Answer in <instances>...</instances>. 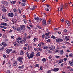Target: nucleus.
Masks as SVG:
<instances>
[{
  "mask_svg": "<svg viewBox=\"0 0 73 73\" xmlns=\"http://www.w3.org/2000/svg\"><path fill=\"white\" fill-rule=\"evenodd\" d=\"M18 61H19L20 62V64H23V58L21 57H19L17 58Z\"/></svg>",
  "mask_w": 73,
  "mask_h": 73,
  "instance_id": "nucleus-1",
  "label": "nucleus"
},
{
  "mask_svg": "<svg viewBox=\"0 0 73 73\" xmlns=\"http://www.w3.org/2000/svg\"><path fill=\"white\" fill-rule=\"evenodd\" d=\"M25 41H26V38H24L21 39V41H20V44H24Z\"/></svg>",
  "mask_w": 73,
  "mask_h": 73,
  "instance_id": "nucleus-2",
  "label": "nucleus"
},
{
  "mask_svg": "<svg viewBox=\"0 0 73 73\" xmlns=\"http://www.w3.org/2000/svg\"><path fill=\"white\" fill-rule=\"evenodd\" d=\"M14 16L13 13H10L8 14V16L9 17H12Z\"/></svg>",
  "mask_w": 73,
  "mask_h": 73,
  "instance_id": "nucleus-3",
  "label": "nucleus"
},
{
  "mask_svg": "<svg viewBox=\"0 0 73 73\" xmlns=\"http://www.w3.org/2000/svg\"><path fill=\"white\" fill-rule=\"evenodd\" d=\"M51 47H49V49L51 50H53L54 49H55V47L53 45L51 46Z\"/></svg>",
  "mask_w": 73,
  "mask_h": 73,
  "instance_id": "nucleus-4",
  "label": "nucleus"
},
{
  "mask_svg": "<svg viewBox=\"0 0 73 73\" xmlns=\"http://www.w3.org/2000/svg\"><path fill=\"white\" fill-rule=\"evenodd\" d=\"M52 71L54 72H57L59 70V68H56L52 69Z\"/></svg>",
  "mask_w": 73,
  "mask_h": 73,
  "instance_id": "nucleus-5",
  "label": "nucleus"
},
{
  "mask_svg": "<svg viewBox=\"0 0 73 73\" xmlns=\"http://www.w3.org/2000/svg\"><path fill=\"white\" fill-rule=\"evenodd\" d=\"M62 41H63V40L61 38H57L56 39V42H62Z\"/></svg>",
  "mask_w": 73,
  "mask_h": 73,
  "instance_id": "nucleus-6",
  "label": "nucleus"
},
{
  "mask_svg": "<svg viewBox=\"0 0 73 73\" xmlns=\"http://www.w3.org/2000/svg\"><path fill=\"white\" fill-rule=\"evenodd\" d=\"M12 50V49H9L6 50V53L8 54H9L10 53V52H11Z\"/></svg>",
  "mask_w": 73,
  "mask_h": 73,
  "instance_id": "nucleus-7",
  "label": "nucleus"
},
{
  "mask_svg": "<svg viewBox=\"0 0 73 73\" xmlns=\"http://www.w3.org/2000/svg\"><path fill=\"white\" fill-rule=\"evenodd\" d=\"M0 45L1 46H2V45H3V46H6L7 45V43H6L5 42H2L1 43Z\"/></svg>",
  "mask_w": 73,
  "mask_h": 73,
  "instance_id": "nucleus-8",
  "label": "nucleus"
},
{
  "mask_svg": "<svg viewBox=\"0 0 73 73\" xmlns=\"http://www.w3.org/2000/svg\"><path fill=\"white\" fill-rule=\"evenodd\" d=\"M35 54V53L33 52L30 55L29 57L31 58H33Z\"/></svg>",
  "mask_w": 73,
  "mask_h": 73,
  "instance_id": "nucleus-9",
  "label": "nucleus"
},
{
  "mask_svg": "<svg viewBox=\"0 0 73 73\" xmlns=\"http://www.w3.org/2000/svg\"><path fill=\"white\" fill-rule=\"evenodd\" d=\"M42 23V25H46V20L45 19H43V20Z\"/></svg>",
  "mask_w": 73,
  "mask_h": 73,
  "instance_id": "nucleus-10",
  "label": "nucleus"
},
{
  "mask_svg": "<svg viewBox=\"0 0 73 73\" xmlns=\"http://www.w3.org/2000/svg\"><path fill=\"white\" fill-rule=\"evenodd\" d=\"M21 29L20 27H17L16 29V31H19V32H21Z\"/></svg>",
  "mask_w": 73,
  "mask_h": 73,
  "instance_id": "nucleus-11",
  "label": "nucleus"
},
{
  "mask_svg": "<svg viewBox=\"0 0 73 73\" xmlns=\"http://www.w3.org/2000/svg\"><path fill=\"white\" fill-rule=\"evenodd\" d=\"M16 3V1H11L10 2V3L13 5L15 4Z\"/></svg>",
  "mask_w": 73,
  "mask_h": 73,
  "instance_id": "nucleus-12",
  "label": "nucleus"
},
{
  "mask_svg": "<svg viewBox=\"0 0 73 73\" xmlns=\"http://www.w3.org/2000/svg\"><path fill=\"white\" fill-rule=\"evenodd\" d=\"M35 20H37V22H40V21H41L40 19H39V18L38 17L35 18Z\"/></svg>",
  "mask_w": 73,
  "mask_h": 73,
  "instance_id": "nucleus-13",
  "label": "nucleus"
},
{
  "mask_svg": "<svg viewBox=\"0 0 73 73\" xmlns=\"http://www.w3.org/2000/svg\"><path fill=\"white\" fill-rule=\"evenodd\" d=\"M66 22L68 26H70V25L71 23L70 22V21H66Z\"/></svg>",
  "mask_w": 73,
  "mask_h": 73,
  "instance_id": "nucleus-14",
  "label": "nucleus"
},
{
  "mask_svg": "<svg viewBox=\"0 0 73 73\" xmlns=\"http://www.w3.org/2000/svg\"><path fill=\"white\" fill-rule=\"evenodd\" d=\"M1 24L2 25H3L4 26H8V24L5 23H1Z\"/></svg>",
  "mask_w": 73,
  "mask_h": 73,
  "instance_id": "nucleus-15",
  "label": "nucleus"
},
{
  "mask_svg": "<svg viewBox=\"0 0 73 73\" xmlns=\"http://www.w3.org/2000/svg\"><path fill=\"white\" fill-rule=\"evenodd\" d=\"M17 21V20L16 19H13L12 20V22H13V24H15V23H16V22Z\"/></svg>",
  "mask_w": 73,
  "mask_h": 73,
  "instance_id": "nucleus-16",
  "label": "nucleus"
},
{
  "mask_svg": "<svg viewBox=\"0 0 73 73\" xmlns=\"http://www.w3.org/2000/svg\"><path fill=\"white\" fill-rule=\"evenodd\" d=\"M18 68L19 69H23L24 68V66L23 65L21 66H20L18 67Z\"/></svg>",
  "mask_w": 73,
  "mask_h": 73,
  "instance_id": "nucleus-17",
  "label": "nucleus"
},
{
  "mask_svg": "<svg viewBox=\"0 0 73 73\" xmlns=\"http://www.w3.org/2000/svg\"><path fill=\"white\" fill-rule=\"evenodd\" d=\"M24 53H25L24 51L21 50L20 53V55H23L24 54Z\"/></svg>",
  "mask_w": 73,
  "mask_h": 73,
  "instance_id": "nucleus-18",
  "label": "nucleus"
},
{
  "mask_svg": "<svg viewBox=\"0 0 73 73\" xmlns=\"http://www.w3.org/2000/svg\"><path fill=\"white\" fill-rule=\"evenodd\" d=\"M65 39L66 41H68L69 40V37H68V36H65Z\"/></svg>",
  "mask_w": 73,
  "mask_h": 73,
  "instance_id": "nucleus-19",
  "label": "nucleus"
},
{
  "mask_svg": "<svg viewBox=\"0 0 73 73\" xmlns=\"http://www.w3.org/2000/svg\"><path fill=\"white\" fill-rule=\"evenodd\" d=\"M2 11L3 12H4L5 13L6 12H7V9L5 8H3L2 9Z\"/></svg>",
  "mask_w": 73,
  "mask_h": 73,
  "instance_id": "nucleus-20",
  "label": "nucleus"
},
{
  "mask_svg": "<svg viewBox=\"0 0 73 73\" xmlns=\"http://www.w3.org/2000/svg\"><path fill=\"white\" fill-rule=\"evenodd\" d=\"M27 5V3L25 2H23L21 3V5L22 6H25Z\"/></svg>",
  "mask_w": 73,
  "mask_h": 73,
  "instance_id": "nucleus-21",
  "label": "nucleus"
},
{
  "mask_svg": "<svg viewBox=\"0 0 73 73\" xmlns=\"http://www.w3.org/2000/svg\"><path fill=\"white\" fill-rule=\"evenodd\" d=\"M1 3H2V4H7V2L5 1H1Z\"/></svg>",
  "mask_w": 73,
  "mask_h": 73,
  "instance_id": "nucleus-22",
  "label": "nucleus"
},
{
  "mask_svg": "<svg viewBox=\"0 0 73 73\" xmlns=\"http://www.w3.org/2000/svg\"><path fill=\"white\" fill-rule=\"evenodd\" d=\"M42 50V49L40 48V47H38L37 48V51H39V52H40V51H41Z\"/></svg>",
  "mask_w": 73,
  "mask_h": 73,
  "instance_id": "nucleus-23",
  "label": "nucleus"
},
{
  "mask_svg": "<svg viewBox=\"0 0 73 73\" xmlns=\"http://www.w3.org/2000/svg\"><path fill=\"white\" fill-rule=\"evenodd\" d=\"M0 27L1 28H3L4 29H7V27H5L3 26H1L0 25Z\"/></svg>",
  "mask_w": 73,
  "mask_h": 73,
  "instance_id": "nucleus-24",
  "label": "nucleus"
},
{
  "mask_svg": "<svg viewBox=\"0 0 73 73\" xmlns=\"http://www.w3.org/2000/svg\"><path fill=\"white\" fill-rule=\"evenodd\" d=\"M41 61H42V62H45V61H46V59L45 58H43V59H42Z\"/></svg>",
  "mask_w": 73,
  "mask_h": 73,
  "instance_id": "nucleus-25",
  "label": "nucleus"
},
{
  "mask_svg": "<svg viewBox=\"0 0 73 73\" xmlns=\"http://www.w3.org/2000/svg\"><path fill=\"white\" fill-rule=\"evenodd\" d=\"M40 52H38V53H37L36 54V56H37V57L38 56H40Z\"/></svg>",
  "mask_w": 73,
  "mask_h": 73,
  "instance_id": "nucleus-26",
  "label": "nucleus"
},
{
  "mask_svg": "<svg viewBox=\"0 0 73 73\" xmlns=\"http://www.w3.org/2000/svg\"><path fill=\"white\" fill-rule=\"evenodd\" d=\"M21 27L25 31V26L23 25Z\"/></svg>",
  "mask_w": 73,
  "mask_h": 73,
  "instance_id": "nucleus-27",
  "label": "nucleus"
},
{
  "mask_svg": "<svg viewBox=\"0 0 73 73\" xmlns=\"http://www.w3.org/2000/svg\"><path fill=\"white\" fill-rule=\"evenodd\" d=\"M36 8V6H33V8H31V10H33V9H35V8Z\"/></svg>",
  "mask_w": 73,
  "mask_h": 73,
  "instance_id": "nucleus-28",
  "label": "nucleus"
},
{
  "mask_svg": "<svg viewBox=\"0 0 73 73\" xmlns=\"http://www.w3.org/2000/svg\"><path fill=\"white\" fill-rule=\"evenodd\" d=\"M59 8L60 9V11H62V9H63V7L62 6L60 7Z\"/></svg>",
  "mask_w": 73,
  "mask_h": 73,
  "instance_id": "nucleus-29",
  "label": "nucleus"
},
{
  "mask_svg": "<svg viewBox=\"0 0 73 73\" xmlns=\"http://www.w3.org/2000/svg\"><path fill=\"white\" fill-rule=\"evenodd\" d=\"M48 48V46H43V48L44 49H47Z\"/></svg>",
  "mask_w": 73,
  "mask_h": 73,
  "instance_id": "nucleus-30",
  "label": "nucleus"
},
{
  "mask_svg": "<svg viewBox=\"0 0 73 73\" xmlns=\"http://www.w3.org/2000/svg\"><path fill=\"white\" fill-rule=\"evenodd\" d=\"M26 54H27V56L28 57V58H30V57H29V56H30L29 54L28 53V52H27Z\"/></svg>",
  "mask_w": 73,
  "mask_h": 73,
  "instance_id": "nucleus-31",
  "label": "nucleus"
},
{
  "mask_svg": "<svg viewBox=\"0 0 73 73\" xmlns=\"http://www.w3.org/2000/svg\"><path fill=\"white\" fill-rule=\"evenodd\" d=\"M69 63L70 64V65H71V66H73V62H70V61L69 62Z\"/></svg>",
  "mask_w": 73,
  "mask_h": 73,
  "instance_id": "nucleus-32",
  "label": "nucleus"
},
{
  "mask_svg": "<svg viewBox=\"0 0 73 73\" xmlns=\"http://www.w3.org/2000/svg\"><path fill=\"white\" fill-rule=\"evenodd\" d=\"M63 62V60L60 59V60L59 62L58 63V64H60V63H61V62Z\"/></svg>",
  "mask_w": 73,
  "mask_h": 73,
  "instance_id": "nucleus-33",
  "label": "nucleus"
},
{
  "mask_svg": "<svg viewBox=\"0 0 73 73\" xmlns=\"http://www.w3.org/2000/svg\"><path fill=\"white\" fill-rule=\"evenodd\" d=\"M60 54H63V53H64V51H63V50H61L60 51Z\"/></svg>",
  "mask_w": 73,
  "mask_h": 73,
  "instance_id": "nucleus-34",
  "label": "nucleus"
},
{
  "mask_svg": "<svg viewBox=\"0 0 73 73\" xmlns=\"http://www.w3.org/2000/svg\"><path fill=\"white\" fill-rule=\"evenodd\" d=\"M23 38H21V37H18L17 38V40H22Z\"/></svg>",
  "mask_w": 73,
  "mask_h": 73,
  "instance_id": "nucleus-35",
  "label": "nucleus"
},
{
  "mask_svg": "<svg viewBox=\"0 0 73 73\" xmlns=\"http://www.w3.org/2000/svg\"><path fill=\"white\" fill-rule=\"evenodd\" d=\"M23 21H24L25 24H27V20L25 19H24Z\"/></svg>",
  "mask_w": 73,
  "mask_h": 73,
  "instance_id": "nucleus-36",
  "label": "nucleus"
},
{
  "mask_svg": "<svg viewBox=\"0 0 73 73\" xmlns=\"http://www.w3.org/2000/svg\"><path fill=\"white\" fill-rule=\"evenodd\" d=\"M47 51L48 53H52V51L50 50H47Z\"/></svg>",
  "mask_w": 73,
  "mask_h": 73,
  "instance_id": "nucleus-37",
  "label": "nucleus"
},
{
  "mask_svg": "<svg viewBox=\"0 0 73 73\" xmlns=\"http://www.w3.org/2000/svg\"><path fill=\"white\" fill-rule=\"evenodd\" d=\"M55 57L56 58H59L60 57V56H55Z\"/></svg>",
  "mask_w": 73,
  "mask_h": 73,
  "instance_id": "nucleus-38",
  "label": "nucleus"
},
{
  "mask_svg": "<svg viewBox=\"0 0 73 73\" xmlns=\"http://www.w3.org/2000/svg\"><path fill=\"white\" fill-rule=\"evenodd\" d=\"M51 38H53L54 39H55V40L56 39V37L53 35H52V36Z\"/></svg>",
  "mask_w": 73,
  "mask_h": 73,
  "instance_id": "nucleus-39",
  "label": "nucleus"
},
{
  "mask_svg": "<svg viewBox=\"0 0 73 73\" xmlns=\"http://www.w3.org/2000/svg\"><path fill=\"white\" fill-rule=\"evenodd\" d=\"M12 27L13 28V29H15V30H16V27L15 26L14 27L13 26H12Z\"/></svg>",
  "mask_w": 73,
  "mask_h": 73,
  "instance_id": "nucleus-40",
  "label": "nucleus"
},
{
  "mask_svg": "<svg viewBox=\"0 0 73 73\" xmlns=\"http://www.w3.org/2000/svg\"><path fill=\"white\" fill-rule=\"evenodd\" d=\"M5 19V21L6 23H7V21H8V19L6 18Z\"/></svg>",
  "mask_w": 73,
  "mask_h": 73,
  "instance_id": "nucleus-41",
  "label": "nucleus"
},
{
  "mask_svg": "<svg viewBox=\"0 0 73 73\" xmlns=\"http://www.w3.org/2000/svg\"><path fill=\"white\" fill-rule=\"evenodd\" d=\"M3 57L5 58H7V56H6V55L5 54L3 55Z\"/></svg>",
  "mask_w": 73,
  "mask_h": 73,
  "instance_id": "nucleus-42",
  "label": "nucleus"
},
{
  "mask_svg": "<svg viewBox=\"0 0 73 73\" xmlns=\"http://www.w3.org/2000/svg\"><path fill=\"white\" fill-rule=\"evenodd\" d=\"M7 73H11V71L9 70H8L7 71Z\"/></svg>",
  "mask_w": 73,
  "mask_h": 73,
  "instance_id": "nucleus-43",
  "label": "nucleus"
},
{
  "mask_svg": "<svg viewBox=\"0 0 73 73\" xmlns=\"http://www.w3.org/2000/svg\"><path fill=\"white\" fill-rule=\"evenodd\" d=\"M35 67H39V65L38 64H37L36 65H35Z\"/></svg>",
  "mask_w": 73,
  "mask_h": 73,
  "instance_id": "nucleus-44",
  "label": "nucleus"
},
{
  "mask_svg": "<svg viewBox=\"0 0 73 73\" xmlns=\"http://www.w3.org/2000/svg\"><path fill=\"white\" fill-rule=\"evenodd\" d=\"M67 69H69V70H70V69H71V67L70 66L67 67Z\"/></svg>",
  "mask_w": 73,
  "mask_h": 73,
  "instance_id": "nucleus-45",
  "label": "nucleus"
},
{
  "mask_svg": "<svg viewBox=\"0 0 73 73\" xmlns=\"http://www.w3.org/2000/svg\"><path fill=\"white\" fill-rule=\"evenodd\" d=\"M3 50H4V47H2L0 48V50H1V51H3Z\"/></svg>",
  "mask_w": 73,
  "mask_h": 73,
  "instance_id": "nucleus-46",
  "label": "nucleus"
},
{
  "mask_svg": "<svg viewBox=\"0 0 73 73\" xmlns=\"http://www.w3.org/2000/svg\"><path fill=\"white\" fill-rule=\"evenodd\" d=\"M45 9L46 10V11H49V10L47 8H45Z\"/></svg>",
  "mask_w": 73,
  "mask_h": 73,
  "instance_id": "nucleus-47",
  "label": "nucleus"
},
{
  "mask_svg": "<svg viewBox=\"0 0 73 73\" xmlns=\"http://www.w3.org/2000/svg\"><path fill=\"white\" fill-rule=\"evenodd\" d=\"M13 63H14L15 65H17V61H14Z\"/></svg>",
  "mask_w": 73,
  "mask_h": 73,
  "instance_id": "nucleus-48",
  "label": "nucleus"
},
{
  "mask_svg": "<svg viewBox=\"0 0 73 73\" xmlns=\"http://www.w3.org/2000/svg\"><path fill=\"white\" fill-rule=\"evenodd\" d=\"M54 31H58V28H56L54 29Z\"/></svg>",
  "mask_w": 73,
  "mask_h": 73,
  "instance_id": "nucleus-49",
  "label": "nucleus"
},
{
  "mask_svg": "<svg viewBox=\"0 0 73 73\" xmlns=\"http://www.w3.org/2000/svg\"><path fill=\"white\" fill-rule=\"evenodd\" d=\"M47 42H50V40L49 39H48V40H46Z\"/></svg>",
  "mask_w": 73,
  "mask_h": 73,
  "instance_id": "nucleus-50",
  "label": "nucleus"
},
{
  "mask_svg": "<svg viewBox=\"0 0 73 73\" xmlns=\"http://www.w3.org/2000/svg\"><path fill=\"white\" fill-rule=\"evenodd\" d=\"M40 44H41V45H43L45 44V43H44L43 42H40Z\"/></svg>",
  "mask_w": 73,
  "mask_h": 73,
  "instance_id": "nucleus-51",
  "label": "nucleus"
},
{
  "mask_svg": "<svg viewBox=\"0 0 73 73\" xmlns=\"http://www.w3.org/2000/svg\"><path fill=\"white\" fill-rule=\"evenodd\" d=\"M2 18L3 19H5V16L4 15H2Z\"/></svg>",
  "mask_w": 73,
  "mask_h": 73,
  "instance_id": "nucleus-52",
  "label": "nucleus"
},
{
  "mask_svg": "<svg viewBox=\"0 0 73 73\" xmlns=\"http://www.w3.org/2000/svg\"><path fill=\"white\" fill-rule=\"evenodd\" d=\"M17 40V42H18V43H19V42H20V40H19V39H16Z\"/></svg>",
  "mask_w": 73,
  "mask_h": 73,
  "instance_id": "nucleus-53",
  "label": "nucleus"
},
{
  "mask_svg": "<svg viewBox=\"0 0 73 73\" xmlns=\"http://www.w3.org/2000/svg\"><path fill=\"white\" fill-rule=\"evenodd\" d=\"M16 53V51L15 50L12 51V53Z\"/></svg>",
  "mask_w": 73,
  "mask_h": 73,
  "instance_id": "nucleus-54",
  "label": "nucleus"
},
{
  "mask_svg": "<svg viewBox=\"0 0 73 73\" xmlns=\"http://www.w3.org/2000/svg\"><path fill=\"white\" fill-rule=\"evenodd\" d=\"M22 1L23 3H27V1L25 0H22Z\"/></svg>",
  "mask_w": 73,
  "mask_h": 73,
  "instance_id": "nucleus-55",
  "label": "nucleus"
},
{
  "mask_svg": "<svg viewBox=\"0 0 73 73\" xmlns=\"http://www.w3.org/2000/svg\"><path fill=\"white\" fill-rule=\"evenodd\" d=\"M38 46H39V47H41V43H39L38 44Z\"/></svg>",
  "mask_w": 73,
  "mask_h": 73,
  "instance_id": "nucleus-56",
  "label": "nucleus"
},
{
  "mask_svg": "<svg viewBox=\"0 0 73 73\" xmlns=\"http://www.w3.org/2000/svg\"><path fill=\"white\" fill-rule=\"evenodd\" d=\"M69 56L70 57H72V56H73V54L71 53V54H70Z\"/></svg>",
  "mask_w": 73,
  "mask_h": 73,
  "instance_id": "nucleus-57",
  "label": "nucleus"
},
{
  "mask_svg": "<svg viewBox=\"0 0 73 73\" xmlns=\"http://www.w3.org/2000/svg\"><path fill=\"white\" fill-rule=\"evenodd\" d=\"M31 46H28V50H30V49H31Z\"/></svg>",
  "mask_w": 73,
  "mask_h": 73,
  "instance_id": "nucleus-58",
  "label": "nucleus"
},
{
  "mask_svg": "<svg viewBox=\"0 0 73 73\" xmlns=\"http://www.w3.org/2000/svg\"><path fill=\"white\" fill-rule=\"evenodd\" d=\"M37 38H34L33 39L34 41H36V40H37Z\"/></svg>",
  "mask_w": 73,
  "mask_h": 73,
  "instance_id": "nucleus-59",
  "label": "nucleus"
},
{
  "mask_svg": "<svg viewBox=\"0 0 73 73\" xmlns=\"http://www.w3.org/2000/svg\"><path fill=\"white\" fill-rule=\"evenodd\" d=\"M52 58V56H50L48 57V58L50 59V60L51 59V58Z\"/></svg>",
  "mask_w": 73,
  "mask_h": 73,
  "instance_id": "nucleus-60",
  "label": "nucleus"
},
{
  "mask_svg": "<svg viewBox=\"0 0 73 73\" xmlns=\"http://www.w3.org/2000/svg\"><path fill=\"white\" fill-rule=\"evenodd\" d=\"M49 35V33H46L45 34L46 36H47Z\"/></svg>",
  "mask_w": 73,
  "mask_h": 73,
  "instance_id": "nucleus-61",
  "label": "nucleus"
},
{
  "mask_svg": "<svg viewBox=\"0 0 73 73\" xmlns=\"http://www.w3.org/2000/svg\"><path fill=\"white\" fill-rule=\"evenodd\" d=\"M64 32H68V30H67L66 29H64Z\"/></svg>",
  "mask_w": 73,
  "mask_h": 73,
  "instance_id": "nucleus-62",
  "label": "nucleus"
},
{
  "mask_svg": "<svg viewBox=\"0 0 73 73\" xmlns=\"http://www.w3.org/2000/svg\"><path fill=\"white\" fill-rule=\"evenodd\" d=\"M47 73H50V70H48L47 71Z\"/></svg>",
  "mask_w": 73,
  "mask_h": 73,
  "instance_id": "nucleus-63",
  "label": "nucleus"
},
{
  "mask_svg": "<svg viewBox=\"0 0 73 73\" xmlns=\"http://www.w3.org/2000/svg\"><path fill=\"white\" fill-rule=\"evenodd\" d=\"M12 65H13V66H16V64H15L14 63H13L12 64Z\"/></svg>",
  "mask_w": 73,
  "mask_h": 73,
  "instance_id": "nucleus-64",
  "label": "nucleus"
}]
</instances>
